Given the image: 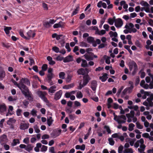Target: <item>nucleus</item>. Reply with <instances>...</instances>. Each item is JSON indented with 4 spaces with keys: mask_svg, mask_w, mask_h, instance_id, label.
<instances>
[{
    "mask_svg": "<svg viewBox=\"0 0 153 153\" xmlns=\"http://www.w3.org/2000/svg\"><path fill=\"white\" fill-rule=\"evenodd\" d=\"M143 137L146 138H149V134L147 133H144L142 134Z\"/></svg>",
    "mask_w": 153,
    "mask_h": 153,
    "instance_id": "63",
    "label": "nucleus"
},
{
    "mask_svg": "<svg viewBox=\"0 0 153 153\" xmlns=\"http://www.w3.org/2000/svg\"><path fill=\"white\" fill-rule=\"evenodd\" d=\"M56 86L55 85L51 86L48 89L49 93L53 94L56 91Z\"/></svg>",
    "mask_w": 153,
    "mask_h": 153,
    "instance_id": "15",
    "label": "nucleus"
},
{
    "mask_svg": "<svg viewBox=\"0 0 153 153\" xmlns=\"http://www.w3.org/2000/svg\"><path fill=\"white\" fill-rule=\"evenodd\" d=\"M64 58L61 56V55L58 56H57L56 58V59L57 61H61L63 60Z\"/></svg>",
    "mask_w": 153,
    "mask_h": 153,
    "instance_id": "46",
    "label": "nucleus"
},
{
    "mask_svg": "<svg viewBox=\"0 0 153 153\" xmlns=\"http://www.w3.org/2000/svg\"><path fill=\"white\" fill-rule=\"evenodd\" d=\"M48 68V65L47 64H43L42 67V69L43 71H46Z\"/></svg>",
    "mask_w": 153,
    "mask_h": 153,
    "instance_id": "47",
    "label": "nucleus"
},
{
    "mask_svg": "<svg viewBox=\"0 0 153 153\" xmlns=\"http://www.w3.org/2000/svg\"><path fill=\"white\" fill-rule=\"evenodd\" d=\"M48 149V147L45 145H43L41 148V151L42 152H46Z\"/></svg>",
    "mask_w": 153,
    "mask_h": 153,
    "instance_id": "51",
    "label": "nucleus"
},
{
    "mask_svg": "<svg viewBox=\"0 0 153 153\" xmlns=\"http://www.w3.org/2000/svg\"><path fill=\"white\" fill-rule=\"evenodd\" d=\"M107 74L106 73H104L102 76H100L99 79L101 80L102 82H104L106 81L108 78L107 77Z\"/></svg>",
    "mask_w": 153,
    "mask_h": 153,
    "instance_id": "20",
    "label": "nucleus"
},
{
    "mask_svg": "<svg viewBox=\"0 0 153 153\" xmlns=\"http://www.w3.org/2000/svg\"><path fill=\"white\" fill-rule=\"evenodd\" d=\"M43 25L46 28H48L51 27V25L48 22H45L43 24Z\"/></svg>",
    "mask_w": 153,
    "mask_h": 153,
    "instance_id": "49",
    "label": "nucleus"
},
{
    "mask_svg": "<svg viewBox=\"0 0 153 153\" xmlns=\"http://www.w3.org/2000/svg\"><path fill=\"white\" fill-rule=\"evenodd\" d=\"M140 4L143 6L145 7H149V4L147 3V2L144 1H141L140 3Z\"/></svg>",
    "mask_w": 153,
    "mask_h": 153,
    "instance_id": "37",
    "label": "nucleus"
},
{
    "mask_svg": "<svg viewBox=\"0 0 153 153\" xmlns=\"http://www.w3.org/2000/svg\"><path fill=\"white\" fill-rule=\"evenodd\" d=\"M103 57L105 59V63L108 64H110V57L106 55H105Z\"/></svg>",
    "mask_w": 153,
    "mask_h": 153,
    "instance_id": "34",
    "label": "nucleus"
},
{
    "mask_svg": "<svg viewBox=\"0 0 153 153\" xmlns=\"http://www.w3.org/2000/svg\"><path fill=\"white\" fill-rule=\"evenodd\" d=\"M33 147L31 145H28L27 146H26L25 150L29 152H30L32 150Z\"/></svg>",
    "mask_w": 153,
    "mask_h": 153,
    "instance_id": "31",
    "label": "nucleus"
},
{
    "mask_svg": "<svg viewBox=\"0 0 153 153\" xmlns=\"http://www.w3.org/2000/svg\"><path fill=\"white\" fill-rule=\"evenodd\" d=\"M74 86L73 84H71L68 85H65L63 87V88L64 89H69L73 88Z\"/></svg>",
    "mask_w": 153,
    "mask_h": 153,
    "instance_id": "28",
    "label": "nucleus"
},
{
    "mask_svg": "<svg viewBox=\"0 0 153 153\" xmlns=\"http://www.w3.org/2000/svg\"><path fill=\"white\" fill-rule=\"evenodd\" d=\"M22 93L27 98H28L30 96L32 95L31 93L29 91V90H28V92L24 91H22Z\"/></svg>",
    "mask_w": 153,
    "mask_h": 153,
    "instance_id": "22",
    "label": "nucleus"
},
{
    "mask_svg": "<svg viewBox=\"0 0 153 153\" xmlns=\"http://www.w3.org/2000/svg\"><path fill=\"white\" fill-rule=\"evenodd\" d=\"M7 136L5 134H4L0 137V143L2 145L6 142L7 141Z\"/></svg>",
    "mask_w": 153,
    "mask_h": 153,
    "instance_id": "11",
    "label": "nucleus"
},
{
    "mask_svg": "<svg viewBox=\"0 0 153 153\" xmlns=\"http://www.w3.org/2000/svg\"><path fill=\"white\" fill-rule=\"evenodd\" d=\"M49 152L51 153H56L54 151V148L53 147H51L49 148Z\"/></svg>",
    "mask_w": 153,
    "mask_h": 153,
    "instance_id": "58",
    "label": "nucleus"
},
{
    "mask_svg": "<svg viewBox=\"0 0 153 153\" xmlns=\"http://www.w3.org/2000/svg\"><path fill=\"white\" fill-rule=\"evenodd\" d=\"M78 9L77 7H76V9L72 13V16L75 15L76 14L78 13Z\"/></svg>",
    "mask_w": 153,
    "mask_h": 153,
    "instance_id": "60",
    "label": "nucleus"
},
{
    "mask_svg": "<svg viewBox=\"0 0 153 153\" xmlns=\"http://www.w3.org/2000/svg\"><path fill=\"white\" fill-rule=\"evenodd\" d=\"M114 21L111 18H109L108 19V23L111 25H112L114 24Z\"/></svg>",
    "mask_w": 153,
    "mask_h": 153,
    "instance_id": "53",
    "label": "nucleus"
},
{
    "mask_svg": "<svg viewBox=\"0 0 153 153\" xmlns=\"http://www.w3.org/2000/svg\"><path fill=\"white\" fill-rule=\"evenodd\" d=\"M143 71V69H142L139 72V73H141L140 77L142 79L143 78L146 76L145 73L144 72H142Z\"/></svg>",
    "mask_w": 153,
    "mask_h": 153,
    "instance_id": "40",
    "label": "nucleus"
},
{
    "mask_svg": "<svg viewBox=\"0 0 153 153\" xmlns=\"http://www.w3.org/2000/svg\"><path fill=\"white\" fill-rule=\"evenodd\" d=\"M97 82L95 80H92L91 82V88L94 91H95L97 87Z\"/></svg>",
    "mask_w": 153,
    "mask_h": 153,
    "instance_id": "12",
    "label": "nucleus"
},
{
    "mask_svg": "<svg viewBox=\"0 0 153 153\" xmlns=\"http://www.w3.org/2000/svg\"><path fill=\"white\" fill-rule=\"evenodd\" d=\"M117 21L115 22V26L117 27H121L123 24L122 20L120 18L117 19Z\"/></svg>",
    "mask_w": 153,
    "mask_h": 153,
    "instance_id": "4",
    "label": "nucleus"
},
{
    "mask_svg": "<svg viewBox=\"0 0 153 153\" xmlns=\"http://www.w3.org/2000/svg\"><path fill=\"white\" fill-rule=\"evenodd\" d=\"M65 74L64 72H60L59 74V77L62 79H64L65 78Z\"/></svg>",
    "mask_w": 153,
    "mask_h": 153,
    "instance_id": "41",
    "label": "nucleus"
},
{
    "mask_svg": "<svg viewBox=\"0 0 153 153\" xmlns=\"http://www.w3.org/2000/svg\"><path fill=\"white\" fill-rule=\"evenodd\" d=\"M88 44L84 42H82L80 43V46L82 47H87L88 46Z\"/></svg>",
    "mask_w": 153,
    "mask_h": 153,
    "instance_id": "42",
    "label": "nucleus"
},
{
    "mask_svg": "<svg viewBox=\"0 0 153 153\" xmlns=\"http://www.w3.org/2000/svg\"><path fill=\"white\" fill-rule=\"evenodd\" d=\"M84 85H86L89 82L91 78L88 74H85L83 77Z\"/></svg>",
    "mask_w": 153,
    "mask_h": 153,
    "instance_id": "5",
    "label": "nucleus"
},
{
    "mask_svg": "<svg viewBox=\"0 0 153 153\" xmlns=\"http://www.w3.org/2000/svg\"><path fill=\"white\" fill-rule=\"evenodd\" d=\"M109 34L111 37L113 36L114 37H116L117 36V33L116 32H114L112 31H110L109 32Z\"/></svg>",
    "mask_w": 153,
    "mask_h": 153,
    "instance_id": "32",
    "label": "nucleus"
},
{
    "mask_svg": "<svg viewBox=\"0 0 153 153\" xmlns=\"http://www.w3.org/2000/svg\"><path fill=\"white\" fill-rule=\"evenodd\" d=\"M69 117L70 120H74L75 119V115L74 114H70L69 115Z\"/></svg>",
    "mask_w": 153,
    "mask_h": 153,
    "instance_id": "61",
    "label": "nucleus"
},
{
    "mask_svg": "<svg viewBox=\"0 0 153 153\" xmlns=\"http://www.w3.org/2000/svg\"><path fill=\"white\" fill-rule=\"evenodd\" d=\"M61 131V129H55L53 131L51 135L54 138H56L60 135Z\"/></svg>",
    "mask_w": 153,
    "mask_h": 153,
    "instance_id": "2",
    "label": "nucleus"
},
{
    "mask_svg": "<svg viewBox=\"0 0 153 153\" xmlns=\"http://www.w3.org/2000/svg\"><path fill=\"white\" fill-rule=\"evenodd\" d=\"M128 66H129L134 67V68H138L136 63L133 60H131L129 62Z\"/></svg>",
    "mask_w": 153,
    "mask_h": 153,
    "instance_id": "16",
    "label": "nucleus"
},
{
    "mask_svg": "<svg viewBox=\"0 0 153 153\" xmlns=\"http://www.w3.org/2000/svg\"><path fill=\"white\" fill-rule=\"evenodd\" d=\"M18 87L21 90L22 92V91H24L28 92L29 89L23 83L19 84V86H18Z\"/></svg>",
    "mask_w": 153,
    "mask_h": 153,
    "instance_id": "6",
    "label": "nucleus"
},
{
    "mask_svg": "<svg viewBox=\"0 0 153 153\" xmlns=\"http://www.w3.org/2000/svg\"><path fill=\"white\" fill-rule=\"evenodd\" d=\"M49 137V136L48 134H44L42 136V139H48Z\"/></svg>",
    "mask_w": 153,
    "mask_h": 153,
    "instance_id": "59",
    "label": "nucleus"
},
{
    "mask_svg": "<svg viewBox=\"0 0 153 153\" xmlns=\"http://www.w3.org/2000/svg\"><path fill=\"white\" fill-rule=\"evenodd\" d=\"M52 50L56 53H58L59 52V49L56 46H54L53 47Z\"/></svg>",
    "mask_w": 153,
    "mask_h": 153,
    "instance_id": "44",
    "label": "nucleus"
},
{
    "mask_svg": "<svg viewBox=\"0 0 153 153\" xmlns=\"http://www.w3.org/2000/svg\"><path fill=\"white\" fill-rule=\"evenodd\" d=\"M72 77V75L68 74L66 78V82H69L71 81Z\"/></svg>",
    "mask_w": 153,
    "mask_h": 153,
    "instance_id": "43",
    "label": "nucleus"
},
{
    "mask_svg": "<svg viewBox=\"0 0 153 153\" xmlns=\"http://www.w3.org/2000/svg\"><path fill=\"white\" fill-rule=\"evenodd\" d=\"M47 124L49 126H51L53 121V120L52 119V117H50L49 119L48 118L47 119Z\"/></svg>",
    "mask_w": 153,
    "mask_h": 153,
    "instance_id": "33",
    "label": "nucleus"
},
{
    "mask_svg": "<svg viewBox=\"0 0 153 153\" xmlns=\"http://www.w3.org/2000/svg\"><path fill=\"white\" fill-rule=\"evenodd\" d=\"M104 128L106 129L107 131L108 132V134H110L111 133V130L109 126H104Z\"/></svg>",
    "mask_w": 153,
    "mask_h": 153,
    "instance_id": "52",
    "label": "nucleus"
},
{
    "mask_svg": "<svg viewBox=\"0 0 153 153\" xmlns=\"http://www.w3.org/2000/svg\"><path fill=\"white\" fill-rule=\"evenodd\" d=\"M136 125L137 127L139 129H142L143 128V126L141 125L140 123L138 122H136Z\"/></svg>",
    "mask_w": 153,
    "mask_h": 153,
    "instance_id": "45",
    "label": "nucleus"
},
{
    "mask_svg": "<svg viewBox=\"0 0 153 153\" xmlns=\"http://www.w3.org/2000/svg\"><path fill=\"white\" fill-rule=\"evenodd\" d=\"M65 47L67 49L68 52H69L71 51V49L68 43H67L66 44Z\"/></svg>",
    "mask_w": 153,
    "mask_h": 153,
    "instance_id": "57",
    "label": "nucleus"
},
{
    "mask_svg": "<svg viewBox=\"0 0 153 153\" xmlns=\"http://www.w3.org/2000/svg\"><path fill=\"white\" fill-rule=\"evenodd\" d=\"M22 112V110L20 109H18L16 111V115L17 116H19L21 115V112Z\"/></svg>",
    "mask_w": 153,
    "mask_h": 153,
    "instance_id": "55",
    "label": "nucleus"
},
{
    "mask_svg": "<svg viewBox=\"0 0 153 153\" xmlns=\"http://www.w3.org/2000/svg\"><path fill=\"white\" fill-rule=\"evenodd\" d=\"M81 66L82 67L85 68L88 66V65L87 63V61L84 59L82 60V62L81 64Z\"/></svg>",
    "mask_w": 153,
    "mask_h": 153,
    "instance_id": "27",
    "label": "nucleus"
},
{
    "mask_svg": "<svg viewBox=\"0 0 153 153\" xmlns=\"http://www.w3.org/2000/svg\"><path fill=\"white\" fill-rule=\"evenodd\" d=\"M12 29V27H10L4 26V31L7 34H9L10 33V30Z\"/></svg>",
    "mask_w": 153,
    "mask_h": 153,
    "instance_id": "24",
    "label": "nucleus"
},
{
    "mask_svg": "<svg viewBox=\"0 0 153 153\" xmlns=\"http://www.w3.org/2000/svg\"><path fill=\"white\" fill-rule=\"evenodd\" d=\"M53 76H54V74L53 73L48 74L47 76V81L51 85H52L53 84L52 80V79L53 77Z\"/></svg>",
    "mask_w": 153,
    "mask_h": 153,
    "instance_id": "8",
    "label": "nucleus"
},
{
    "mask_svg": "<svg viewBox=\"0 0 153 153\" xmlns=\"http://www.w3.org/2000/svg\"><path fill=\"white\" fill-rule=\"evenodd\" d=\"M125 28L128 29H130V31H131V33L132 32L135 33L137 31V29L134 28H132V29H130V28L129 27L128 25H127V24L125 25Z\"/></svg>",
    "mask_w": 153,
    "mask_h": 153,
    "instance_id": "30",
    "label": "nucleus"
},
{
    "mask_svg": "<svg viewBox=\"0 0 153 153\" xmlns=\"http://www.w3.org/2000/svg\"><path fill=\"white\" fill-rule=\"evenodd\" d=\"M123 147L122 145H120L118 149V152L119 153H122L123 149Z\"/></svg>",
    "mask_w": 153,
    "mask_h": 153,
    "instance_id": "56",
    "label": "nucleus"
},
{
    "mask_svg": "<svg viewBox=\"0 0 153 153\" xmlns=\"http://www.w3.org/2000/svg\"><path fill=\"white\" fill-rule=\"evenodd\" d=\"M1 44L3 47H5L7 48H8L10 47L11 45V44L10 43L7 42H2L1 43Z\"/></svg>",
    "mask_w": 153,
    "mask_h": 153,
    "instance_id": "25",
    "label": "nucleus"
},
{
    "mask_svg": "<svg viewBox=\"0 0 153 153\" xmlns=\"http://www.w3.org/2000/svg\"><path fill=\"white\" fill-rule=\"evenodd\" d=\"M19 33L20 35L23 38L25 39L26 40H29V38H27L25 36L23 33V31L22 29H20L19 30Z\"/></svg>",
    "mask_w": 153,
    "mask_h": 153,
    "instance_id": "18",
    "label": "nucleus"
},
{
    "mask_svg": "<svg viewBox=\"0 0 153 153\" xmlns=\"http://www.w3.org/2000/svg\"><path fill=\"white\" fill-rule=\"evenodd\" d=\"M87 40L88 43L92 44V45L94 47H96L97 46V44L94 37L91 36H88L87 39Z\"/></svg>",
    "mask_w": 153,
    "mask_h": 153,
    "instance_id": "3",
    "label": "nucleus"
},
{
    "mask_svg": "<svg viewBox=\"0 0 153 153\" xmlns=\"http://www.w3.org/2000/svg\"><path fill=\"white\" fill-rule=\"evenodd\" d=\"M36 94L39 97H40L46 103H48L49 102V101L45 97V96L47 94V93L46 92L39 91L37 92Z\"/></svg>",
    "mask_w": 153,
    "mask_h": 153,
    "instance_id": "1",
    "label": "nucleus"
},
{
    "mask_svg": "<svg viewBox=\"0 0 153 153\" xmlns=\"http://www.w3.org/2000/svg\"><path fill=\"white\" fill-rule=\"evenodd\" d=\"M95 116L97 117V120L99 122H100L101 120V118L100 117V114L99 112H97L95 114Z\"/></svg>",
    "mask_w": 153,
    "mask_h": 153,
    "instance_id": "29",
    "label": "nucleus"
},
{
    "mask_svg": "<svg viewBox=\"0 0 153 153\" xmlns=\"http://www.w3.org/2000/svg\"><path fill=\"white\" fill-rule=\"evenodd\" d=\"M27 34L28 36L27 37L29 38V39L30 38H33L36 35V33L34 31L32 30H29L27 33Z\"/></svg>",
    "mask_w": 153,
    "mask_h": 153,
    "instance_id": "9",
    "label": "nucleus"
},
{
    "mask_svg": "<svg viewBox=\"0 0 153 153\" xmlns=\"http://www.w3.org/2000/svg\"><path fill=\"white\" fill-rule=\"evenodd\" d=\"M77 73L78 75H83V76L85 75V70L83 68H80L78 69L77 71Z\"/></svg>",
    "mask_w": 153,
    "mask_h": 153,
    "instance_id": "19",
    "label": "nucleus"
},
{
    "mask_svg": "<svg viewBox=\"0 0 153 153\" xmlns=\"http://www.w3.org/2000/svg\"><path fill=\"white\" fill-rule=\"evenodd\" d=\"M135 126V125L132 123H130L129 125V127L128 130L130 131H131L134 130V127Z\"/></svg>",
    "mask_w": 153,
    "mask_h": 153,
    "instance_id": "38",
    "label": "nucleus"
},
{
    "mask_svg": "<svg viewBox=\"0 0 153 153\" xmlns=\"http://www.w3.org/2000/svg\"><path fill=\"white\" fill-rule=\"evenodd\" d=\"M20 143V142L19 139H14L11 145L12 146H16L17 144H19Z\"/></svg>",
    "mask_w": 153,
    "mask_h": 153,
    "instance_id": "26",
    "label": "nucleus"
},
{
    "mask_svg": "<svg viewBox=\"0 0 153 153\" xmlns=\"http://www.w3.org/2000/svg\"><path fill=\"white\" fill-rule=\"evenodd\" d=\"M93 53L92 52L88 53V54H86L84 55V56L85 58L88 61L93 60L94 58L93 56Z\"/></svg>",
    "mask_w": 153,
    "mask_h": 153,
    "instance_id": "7",
    "label": "nucleus"
},
{
    "mask_svg": "<svg viewBox=\"0 0 153 153\" xmlns=\"http://www.w3.org/2000/svg\"><path fill=\"white\" fill-rule=\"evenodd\" d=\"M82 97L83 95L81 92L79 91L77 93V95H76V97L77 98H82Z\"/></svg>",
    "mask_w": 153,
    "mask_h": 153,
    "instance_id": "50",
    "label": "nucleus"
},
{
    "mask_svg": "<svg viewBox=\"0 0 153 153\" xmlns=\"http://www.w3.org/2000/svg\"><path fill=\"white\" fill-rule=\"evenodd\" d=\"M6 110V106L5 104L0 105V111L1 112H3Z\"/></svg>",
    "mask_w": 153,
    "mask_h": 153,
    "instance_id": "21",
    "label": "nucleus"
},
{
    "mask_svg": "<svg viewBox=\"0 0 153 153\" xmlns=\"http://www.w3.org/2000/svg\"><path fill=\"white\" fill-rule=\"evenodd\" d=\"M62 23H63L62 21H60L58 23H56L53 26V27L54 28L61 27L63 25L62 24Z\"/></svg>",
    "mask_w": 153,
    "mask_h": 153,
    "instance_id": "23",
    "label": "nucleus"
},
{
    "mask_svg": "<svg viewBox=\"0 0 153 153\" xmlns=\"http://www.w3.org/2000/svg\"><path fill=\"white\" fill-rule=\"evenodd\" d=\"M65 111L66 112L69 114H71L72 112V109L71 108H66Z\"/></svg>",
    "mask_w": 153,
    "mask_h": 153,
    "instance_id": "48",
    "label": "nucleus"
},
{
    "mask_svg": "<svg viewBox=\"0 0 153 153\" xmlns=\"http://www.w3.org/2000/svg\"><path fill=\"white\" fill-rule=\"evenodd\" d=\"M29 126V123H22L20 126V128L22 130H25L27 129Z\"/></svg>",
    "mask_w": 153,
    "mask_h": 153,
    "instance_id": "14",
    "label": "nucleus"
},
{
    "mask_svg": "<svg viewBox=\"0 0 153 153\" xmlns=\"http://www.w3.org/2000/svg\"><path fill=\"white\" fill-rule=\"evenodd\" d=\"M124 153H133V151L132 149L131 148H127L125 150L123 151Z\"/></svg>",
    "mask_w": 153,
    "mask_h": 153,
    "instance_id": "35",
    "label": "nucleus"
},
{
    "mask_svg": "<svg viewBox=\"0 0 153 153\" xmlns=\"http://www.w3.org/2000/svg\"><path fill=\"white\" fill-rule=\"evenodd\" d=\"M62 94V91L60 90L56 93L55 95L54 99L56 100H59L61 97Z\"/></svg>",
    "mask_w": 153,
    "mask_h": 153,
    "instance_id": "10",
    "label": "nucleus"
},
{
    "mask_svg": "<svg viewBox=\"0 0 153 153\" xmlns=\"http://www.w3.org/2000/svg\"><path fill=\"white\" fill-rule=\"evenodd\" d=\"M108 141H109V144L111 146H113L114 145L115 142L112 138H108Z\"/></svg>",
    "mask_w": 153,
    "mask_h": 153,
    "instance_id": "39",
    "label": "nucleus"
},
{
    "mask_svg": "<svg viewBox=\"0 0 153 153\" xmlns=\"http://www.w3.org/2000/svg\"><path fill=\"white\" fill-rule=\"evenodd\" d=\"M21 80L24 83L26 84L28 86H30V82L28 79L27 78H22Z\"/></svg>",
    "mask_w": 153,
    "mask_h": 153,
    "instance_id": "17",
    "label": "nucleus"
},
{
    "mask_svg": "<svg viewBox=\"0 0 153 153\" xmlns=\"http://www.w3.org/2000/svg\"><path fill=\"white\" fill-rule=\"evenodd\" d=\"M133 88L134 87L130 86L126 88V89H127V91H128L129 93H130L132 92Z\"/></svg>",
    "mask_w": 153,
    "mask_h": 153,
    "instance_id": "54",
    "label": "nucleus"
},
{
    "mask_svg": "<svg viewBox=\"0 0 153 153\" xmlns=\"http://www.w3.org/2000/svg\"><path fill=\"white\" fill-rule=\"evenodd\" d=\"M37 111L34 109H33L31 112V114L33 116H36V114Z\"/></svg>",
    "mask_w": 153,
    "mask_h": 153,
    "instance_id": "64",
    "label": "nucleus"
},
{
    "mask_svg": "<svg viewBox=\"0 0 153 153\" xmlns=\"http://www.w3.org/2000/svg\"><path fill=\"white\" fill-rule=\"evenodd\" d=\"M5 73L4 71H1L0 72V80H3L5 76Z\"/></svg>",
    "mask_w": 153,
    "mask_h": 153,
    "instance_id": "36",
    "label": "nucleus"
},
{
    "mask_svg": "<svg viewBox=\"0 0 153 153\" xmlns=\"http://www.w3.org/2000/svg\"><path fill=\"white\" fill-rule=\"evenodd\" d=\"M117 122L119 124H121L123 123H125L126 122V121L125 120H119V118H117Z\"/></svg>",
    "mask_w": 153,
    "mask_h": 153,
    "instance_id": "62",
    "label": "nucleus"
},
{
    "mask_svg": "<svg viewBox=\"0 0 153 153\" xmlns=\"http://www.w3.org/2000/svg\"><path fill=\"white\" fill-rule=\"evenodd\" d=\"M73 60V57L72 56L69 55L64 58L63 61L65 63L68 62Z\"/></svg>",
    "mask_w": 153,
    "mask_h": 153,
    "instance_id": "13",
    "label": "nucleus"
}]
</instances>
